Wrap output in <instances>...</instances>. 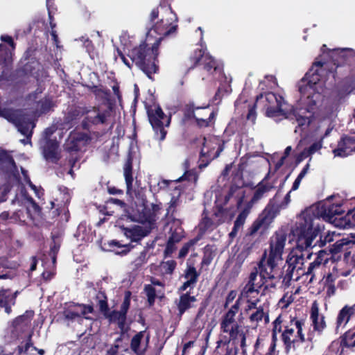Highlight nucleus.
Instances as JSON below:
<instances>
[{
	"mask_svg": "<svg viewBox=\"0 0 355 355\" xmlns=\"http://www.w3.org/2000/svg\"><path fill=\"white\" fill-rule=\"evenodd\" d=\"M144 333L139 332L131 340V349L137 355H143L144 349H141V342L144 338Z\"/></svg>",
	"mask_w": 355,
	"mask_h": 355,
	"instance_id": "42",
	"label": "nucleus"
},
{
	"mask_svg": "<svg viewBox=\"0 0 355 355\" xmlns=\"http://www.w3.org/2000/svg\"><path fill=\"white\" fill-rule=\"evenodd\" d=\"M196 297L191 296L189 292L180 295L177 306L178 309V315L182 316L184 313L192 307V304L196 302Z\"/></svg>",
	"mask_w": 355,
	"mask_h": 355,
	"instance_id": "33",
	"label": "nucleus"
},
{
	"mask_svg": "<svg viewBox=\"0 0 355 355\" xmlns=\"http://www.w3.org/2000/svg\"><path fill=\"white\" fill-rule=\"evenodd\" d=\"M248 257L245 252L241 251L236 257V265L240 268L245 260Z\"/></svg>",
	"mask_w": 355,
	"mask_h": 355,
	"instance_id": "56",
	"label": "nucleus"
},
{
	"mask_svg": "<svg viewBox=\"0 0 355 355\" xmlns=\"http://www.w3.org/2000/svg\"><path fill=\"white\" fill-rule=\"evenodd\" d=\"M254 241H249L248 242H247L243 249H242V251H243L244 252L246 253V254L248 256H249L252 251V249L254 248Z\"/></svg>",
	"mask_w": 355,
	"mask_h": 355,
	"instance_id": "60",
	"label": "nucleus"
},
{
	"mask_svg": "<svg viewBox=\"0 0 355 355\" xmlns=\"http://www.w3.org/2000/svg\"><path fill=\"white\" fill-rule=\"evenodd\" d=\"M158 47L152 41L147 42L146 40L145 42L135 47L128 53L132 62L135 63L149 78H151L152 74L158 70L156 64Z\"/></svg>",
	"mask_w": 355,
	"mask_h": 355,
	"instance_id": "4",
	"label": "nucleus"
},
{
	"mask_svg": "<svg viewBox=\"0 0 355 355\" xmlns=\"http://www.w3.org/2000/svg\"><path fill=\"white\" fill-rule=\"evenodd\" d=\"M236 295L237 293L236 291H231L226 297L225 306L227 307L230 304H231L235 300Z\"/></svg>",
	"mask_w": 355,
	"mask_h": 355,
	"instance_id": "62",
	"label": "nucleus"
},
{
	"mask_svg": "<svg viewBox=\"0 0 355 355\" xmlns=\"http://www.w3.org/2000/svg\"><path fill=\"white\" fill-rule=\"evenodd\" d=\"M230 195L216 196V207L213 218H209L206 211L203 213V218L199 224L200 230L205 232L213 230L225 221L230 220L235 214V209L227 205Z\"/></svg>",
	"mask_w": 355,
	"mask_h": 355,
	"instance_id": "5",
	"label": "nucleus"
},
{
	"mask_svg": "<svg viewBox=\"0 0 355 355\" xmlns=\"http://www.w3.org/2000/svg\"><path fill=\"white\" fill-rule=\"evenodd\" d=\"M93 311L90 305L70 304L64 309L63 315L68 323L78 322L81 323L83 319H90L87 315Z\"/></svg>",
	"mask_w": 355,
	"mask_h": 355,
	"instance_id": "15",
	"label": "nucleus"
},
{
	"mask_svg": "<svg viewBox=\"0 0 355 355\" xmlns=\"http://www.w3.org/2000/svg\"><path fill=\"white\" fill-rule=\"evenodd\" d=\"M292 302V296L286 295L279 300V304H282L283 308H286Z\"/></svg>",
	"mask_w": 355,
	"mask_h": 355,
	"instance_id": "61",
	"label": "nucleus"
},
{
	"mask_svg": "<svg viewBox=\"0 0 355 355\" xmlns=\"http://www.w3.org/2000/svg\"><path fill=\"white\" fill-rule=\"evenodd\" d=\"M305 322L303 320L295 318H291L289 323L284 325V330L282 333V339L286 351L294 347L295 343H304L306 340L312 342L314 339L313 334H309L307 338L303 334Z\"/></svg>",
	"mask_w": 355,
	"mask_h": 355,
	"instance_id": "9",
	"label": "nucleus"
},
{
	"mask_svg": "<svg viewBox=\"0 0 355 355\" xmlns=\"http://www.w3.org/2000/svg\"><path fill=\"white\" fill-rule=\"evenodd\" d=\"M295 227L292 230L293 236L295 238L296 249L292 250L288 255L286 261V266H287L286 275L283 279V282L286 284L291 280L298 281L302 276H310L306 273V270L304 268L305 261V254L302 251L309 250L316 248L317 246H310L307 248L302 249L297 246V236L294 233Z\"/></svg>",
	"mask_w": 355,
	"mask_h": 355,
	"instance_id": "6",
	"label": "nucleus"
},
{
	"mask_svg": "<svg viewBox=\"0 0 355 355\" xmlns=\"http://www.w3.org/2000/svg\"><path fill=\"white\" fill-rule=\"evenodd\" d=\"M355 151V135L344 137L334 150L335 156L345 157Z\"/></svg>",
	"mask_w": 355,
	"mask_h": 355,
	"instance_id": "23",
	"label": "nucleus"
},
{
	"mask_svg": "<svg viewBox=\"0 0 355 355\" xmlns=\"http://www.w3.org/2000/svg\"><path fill=\"white\" fill-rule=\"evenodd\" d=\"M343 212L340 201H334L333 197L328 198L317 207L306 209L297 216L295 225L297 246L302 249L310 246L322 248L333 242L336 236V232H325L324 225L320 223V218L331 222L334 217Z\"/></svg>",
	"mask_w": 355,
	"mask_h": 355,
	"instance_id": "2",
	"label": "nucleus"
},
{
	"mask_svg": "<svg viewBox=\"0 0 355 355\" xmlns=\"http://www.w3.org/2000/svg\"><path fill=\"white\" fill-rule=\"evenodd\" d=\"M281 262L280 260L267 256L266 251L255 267L258 268L262 279L268 283L266 289H274L279 282L282 277V270L279 266Z\"/></svg>",
	"mask_w": 355,
	"mask_h": 355,
	"instance_id": "7",
	"label": "nucleus"
},
{
	"mask_svg": "<svg viewBox=\"0 0 355 355\" xmlns=\"http://www.w3.org/2000/svg\"><path fill=\"white\" fill-rule=\"evenodd\" d=\"M310 319L313 331L320 334L326 327L324 316L319 312L318 303L314 301L310 311Z\"/></svg>",
	"mask_w": 355,
	"mask_h": 355,
	"instance_id": "24",
	"label": "nucleus"
},
{
	"mask_svg": "<svg viewBox=\"0 0 355 355\" xmlns=\"http://www.w3.org/2000/svg\"><path fill=\"white\" fill-rule=\"evenodd\" d=\"M269 176L270 173H268L256 187L252 199L244 208L249 209V212L254 204L266 196L267 193L274 188V183L268 181Z\"/></svg>",
	"mask_w": 355,
	"mask_h": 355,
	"instance_id": "19",
	"label": "nucleus"
},
{
	"mask_svg": "<svg viewBox=\"0 0 355 355\" xmlns=\"http://www.w3.org/2000/svg\"><path fill=\"white\" fill-rule=\"evenodd\" d=\"M189 118H194L198 125L200 127H207L213 121L215 112L211 111L208 107H189L185 113Z\"/></svg>",
	"mask_w": 355,
	"mask_h": 355,
	"instance_id": "16",
	"label": "nucleus"
},
{
	"mask_svg": "<svg viewBox=\"0 0 355 355\" xmlns=\"http://www.w3.org/2000/svg\"><path fill=\"white\" fill-rule=\"evenodd\" d=\"M337 278V275L329 273L328 274L324 279V283L327 287H328V290L334 289V282Z\"/></svg>",
	"mask_w": 355,
	"mask_h": 355,
	"instance_id": "51",
	"label": "nucleus"
},
{
	"mask_svg": "<svg viewBox=\"0 0 355 355\" xmlns=\"http://www.w3.org/2000/svg\"><path fill=\"white\" fill-rule=\"evenodd\" d=\"M249 214V209H243L240 212L236 220L234 221V227L232 231L229 234L230 241H232L237 236L238 232L242 230Z\"/></svg>",
	"mask_w": 355,
	"mask_h": 355,
	"instance_id": "34",
	"label": "nucleus"
},
{
	"mask_svg": "<svg viewBox=\"0 0 355 355\" xmlns=\"http://www.w3.org/2000/svg\"><path fill=\"white\" fill-rule=\"evenodd\" d=\"M15 347L7 349L6 347L3 348L0 346V355H12L14 353Z\"/></svg>",
	"mask_w": 355,
	"mask_h": 355,
	"instance_id": "64",
	"label": "nucleus"
},
{
	"mask_svg": "<svg viewBox=\"0 0 355 355\" xmlns=\"http://www.w3.org/2000/svg\"><path fill=\"white\" fill-rule=\"evenodd\" d=\"M59 248H60L59 245H56L55 243H54L53 245L51 247L49 256L51 258L53 265H55V263L56 254L58 252Z\"/></svg>",
	"mask_w": 355,
	"mask_h": 355,
	"instance_id": "57",
	"label": "nucleus"
},
{
	"mask_svg": "<svg viewBox=\"0 0 355 355\" xmlns=\"http://www.w3.org/2000/svg\"><path fill=\"white\" fill-rule=\"evenodd\" d=\"M145 292L148 297V300L150 304H153L155 302L156 296V291L155 288L153 286V285H146L145 286Z\"/></svg>",
	"mask_w": 355,
	"mask_h": 355,
	"instance_id": "50",
	"label": "nucleus"
},
{
	"mask_svg": "<svg viewBox=\"0 0 355 355\" xmlns=\"http://www.w3.org/2000/svg\"><path fill=\"white\" fill-rule=\"evenodd\" d=\"M109 245L110 246H115V247H117L118 248L121 249V250H116L115 251V253L117 254H125L127 252H128L131 249V246L130 244L121 245L119 241H116V240H112V241H110Z\"/></svg>",
	"mask_w": 355,
	"mask_h": 355,
	"instance_id": "45",
	"label": "nucleus"
},
{
	"mask_svg": "<svg viewBox=\"0 0 355 355\" xmlns=\"http://www.w3.org/2000/svg\"><path fill=\"white\" fill-rule=\"evenodd\" d=\"M81 113L85 116L83 127L88 129L91 125L106 124L111 117L112 110L108 107H84Z\"/></svg>",
	"mask_w": 355,
	"mask_h": 355,
	"instance_id": "11",
	"label": "nucleus"
},
{
	"mask_svg": "<svg viewBox=\"0 0 355 355\" xmlns=\"http://www.w3.org/2000/svg\"><path fill=\"white\" fill-rule=\"evenodd\" d=\"M173 239H168V241L167 242L165 252H164L166 256H170L174 252V250L175 249V243H174L173 242Z\"/></svg>",
	"mask_w": 355,
	"mask_h": 355,
	"instance_id": "58",
	"label": "nucleus"
},
{
	"mask_svg": "<svg viewBox=\"0 0 355 355\" xmlns=\"http://www.w3.org/2000/svg\"><path fill=\"white\" fill-rule=\"evenodd\" d=\"M284 322V320L281 315H279L275 320L273 322V329L272 332L279 334L282 332V324Z\"/></svg>",
	"mask_w": 355,
	"mask_h": 355,
	"instance_id": "54",
	"label": "nucleus"
},
{
	"mask_svg": "<svg viewBox=\"0 0 355 355\" xmlns=\"http://www.w3.org/2000/svg\"><path fill=\"white\" fill-rule=\"evenodd\" d=\"M254 107V103H250L242 97L238 98L235 102L236 111L241 115H243L245 113H246L247 119L253 123H254L257 118Z\"/></svg>",
	"mask_w": 355,
	"mask_h": 355,
	"instance_id": "27",
	"label": "nucleus"
},
{
	"mask_svg": "<svg viewBox=\"0 0 355 355\" xmlns=\"http://www.w3.org/2000/svg\"><path fill=\"white\" fill-rule=\"evenodd\" d=\"M0 164L7 167L15 166V162L9 154L3 150H0Z\"/></svg>",
	"mask_w": 355,
	"mask_h": 355,
	"instance_id": "48",
	"label": "nucleus"
},
{
	"mask_svg": "<svg viewBox=\"0 0 355 355\" xmlns=\"http://www.w3.org/2000/svg\"><path fill=\"white\" fill-rule=\"evenodd\" d=\"M355 315V304L345 305L338 312L336 321V331L343 330L350 319Z\"/></svg>",
	"mask_w": 355,
	"mask_h": 355,
	"instance_id": "25",
	"label": "nucleus"
},
{
	"mask_svg": "<svg viewBox=\"0 0 355 355\" xmlns=\"http://www.w3.org/2000/svg\"><path fill=\"white\" fill-rule=\"evenodd\" d=\"M200 273L197 272L196 268L193 266H188L184 271V277L186 281L180 287V291H187L188 288L189 290L193 289L198 279Z\"/></svg>",
	"mask_w": 355,
	"mask_h": 355,
	"instance_id": "28",
	"label": "nucleus"
},
{
	"mask_svg": "<svg viewBox=\"0 0 355 355\" xmlns=\"http://www.w3.org/2000/svg\"><path fill=\"white\" fill-rule=\"evenodd\" d=\"M240 299L236 300L235 304L232 306L230 309L225 315L221 322V329L224 332L229 333L232 339H236L239 334L240 327L236 322L234 317L238 313L240 305Z\"/></svg>",
	"mask_w": 355,
	"mask_h": 355,
	"instance_id": "13",
	"label": "nucleus"
},
{
	"mask_svg": "<svg viewBox=\"0 0 355 355\" xmlns=\"http://www.w3.org/2000/svg\"><path fill=\"white\" fill-rule=\"evenodd\" d=\"M122 233L131 242L139 243L150 232L149 226L144 224L121 227Z\"/></svg>",
	"mask_w": 355,
	"mask_h": 355,
	"instance_id": "18",
	"label": "nucleus"
},
{
	"mask_svg": "<svg viewBox=\"0 0 355 355\" xmlns=\"http://www.w3.org/2000/svg\"><path fill=\"white\" fill-rule=\"evenodd\" d=\"M223 150L219 138L209 137L204 138V143L200 152L199 167H206L210 161L218 157Z\"/></svg>",
	"mask_w": 355,
	"mask_h": 355,
	"instance_id": "12",
	"label": "nucleus"
},
{
	"mask_svg": "<svg viewBox=\"0 0 355 355\" xmlns=\"http://www.w3.org/2000/svg\"><path fill=\"white\" fill-rule=\"evenodd\" d=\"M129 306H130V300H129V297L128 296H126L121 306V309L119 311L122 312V315L123 314L126 315L127 311L129 309Z\"/></svg>",
	"mask_w": 355,
	"mask_h": 355,
	"instance_id": "63",
	"label": "nucleus"
},
{
	"mask_svg": "<svg viewBox=\"0 0 355 355\" xmlns=\"http://www.w3.org/2000/svg\"><path fill=\"white\" fill-rule=\"evenodd\" d=\"M336 236L334 237L335 243L331 246L329 251L331 254H336L341 250L343 247L347 244V242L344 239H338L340 234H336Z\"/></svg>",
	"mask_w": 355,
	"mask_h": 355,
	"instance_id": "47",
	"label": "nucleus"
},
{
	"mask_svg": "<svg viewBox=\"0 0 355 355\" xmlns=\"http://www.w3.org/2000/svg\"><path fill=\"white\" fill-rule=\"evenodd\" d=\"M21 173L24 176V181L28 184V186L31 188V189L34 191L35 196L38 198H41L44 194L42 189L40 187H36L35 184H33L31 182L30 178L28 176L27 171L26 170H24V168H21Z\"/></svg>",
	"mask_w": 355,
	"mask_h": 355,
	"instance_id": "43",
	"label": "nucleus"
},
{
	"mask_svg": "<svg viewBox=\"0 0 355 355\" xmlns=\"http://www.w3.org/2000/svg\"><path fill=\"white\" fill-rule=\"evenodd\" d=\"M175 266V262L171 260L163 263L162 268H164L165 272L171 274L174 270Z\"/></svg>",
	"mask_w": 355,
	"mask_h": 355,
	"instance_id": "55",
	"label": "nucleus"
},
{
	"mask_svg": "<svg viewBox=\"0 0 355 355\" xmlns=\"http://www.w3.org/2000/svg\"><path fill=\"white\" fill-rule=\"evenodd\" d=\"M246 311L249 313V319L252 323H254L256 326L261 322L263 320H265V322L267 323L269 322V318L267 312L263 310V306H259L257 304L254 308H252L251 310H248V306H246Z\"/></svg>",
	"mask_w": 355,
	"mask_h": 355,
	"instance_id": "30",
	"label": "nucleus"
},
{
	"mask_svg": "<svg viewBox=\"0 0 355 355\" xmlns=\"http://www.w3.org/2000/svg\"><path fill=\"white\" fill-rule=\"evenodd\" d=\"M34 312L33 311H26L23 315L17 317L10 327L12 338L17 339L20 332L24 331L30 324L33 318Z\"/></svg>",
	"mask_w": 355,
	"mask_h": 355,
	"instance_id": "21",
	"label": "nucleus"
},
{
	"mask_svg": "<svg viewBox=\"0 0 355 355\" xmlns=\"http://www.w3.org/2000/svg\"><path fill=\"white\" fill-rule=\"evenodd\" d=\"M166 17L155 21L159 16V10L154 8L150 12V20L153 25L146 34L147 42L154 40L153 43L159 46L161 41L166 37H173L176 34L178 17L170 7L165 9Z\"/></svg>",
	"mask_w": 355,
	"mask_h": 355,
	"instance_id": "3",
	"label": "nucleus"
},
{
	"mask_svg": "<svg viewBox=\"0 0 355 355\" xmlns=\"http://www.w3.org/2000/svg\"><path fill=\"white\" fill-rule=\"evenodd\" d=\"M267 282L261 277L258 268H254L250 273L248 281L241 291L239 298L246 300L248 302V310L254 308L259 302L258 295L259 290L263 287L266 289Z\"/></svg>",
	"mask_w": 355,
	"mask_h": 355,
	"instance_id": "8",
	"label": "nucleus"
},
{
	"mask_svg": "<svg viewBox=\"0 0 355 355\" xmlns=\"http://www.w3.org/2000/svg\"><path fill=\"white\" fill-rule=\"evenodd\" d=\"M25 206L26 208L27 214L31 219L35 218V217L40 214V208L32 198H26Z\"/></svg>",
	"mask_w": 355,
	"mask_h": 355,
	"instance_id": "39",
	"label": "nucleus"
},
{
	"mask_svg": "<svg viewBox=\"0 0 355 355\" xmlns=\"http://www.w3.org/2000/svg\"><path fill=\"white\" fill-rule=\"evenodd\" d=\"M241 338V347L242 349L243 353L245 354L246 353V347H247L246 338H245V336L243 334V332L241 330H239V334H238L236 338Z\"/></svg>",
	"mask_w": 355,
	"mask_h": 355,
	"instance_id": "59",
	"label": "nucleus"
},
{
	"mask_svg": "<svg viewBox=\"0 0 355 355\" xmlns=\"http://www.w3.org/2000/svg\"><path fill=\"white\" fill-rule=\"evenodd\" d=\"M287 241V232L280 229L270 239V246L267 256L282 261V254Z\"/></svg>",
	"mask_w": 355,
	"mask_h": 355,
	"instance_id": "14",
	"label": "nucleus"
},
{
	"mask_svg": "<svg viewBox=\"0 0 355 355\" xmlns=\"http://www.w3.org/2000/svg\"><path fill=\"white\" fill-rule=\"evenodd\" d=\"M329 259V254L324 250H319L316 259L311 263L306 270L308 275H311L309 282H312L315 276V272L320 269L322 264H325Z\"/></svg>",
	"mask_w": 355,
	"mask_h": 355,
	"instance_id": "29",
	"label": "nucleus"
},
{
	"mask_svg": "<svg viewBox=\"0 0 355 355\" xmlns=\"http://www.w3.org/2000/svg\"><path fill=\"white\" fill-rule=\"evenodd\" d=\"M328 51V53H331L332 55H338L343 59H346L348 55H354L355 51L352 49L344 48V49H327L326 45H323L321 48L322 54H325L326 51Z\"/></svg>",
	"mask_w": 355,
	"mask_h": 355,
	"instance_id": "37",
	"label": "nucleus"
},
{
	"mask_svg": "<svg viewBox=\"0 0 355 355\" xmlns=\"http://www.w3.org/2000/svg\"><path fill=\"white\" fill-rule=\"evenodd\" d=\"M180 196V191L176 187H175V191L173 196L169 202V207L168 209V212H173L175 208L179 205L180 199L179 197Z\"/></svg>",
	"mask_w": 355,
	"mask_h": 355,
	"instance_id": "46",
	"label": "nucleus"
},
{
	"mask_svg": "<svg viewBox=\"0 0 355 355\" xmlns=\"http://www.w3.org/2000/svg\"><path fill=\"white\" fill-rule=\"evenodd\" d=\"M291 192L289 191L286 196L284 197V200L278 205L277 208H274V209L276 211V214L281 209H286L288 205H289L291 202Z\"/></svg>",
	"mask_w": 355,
	"mask_h": 355,
	"instance_id": "52",
	"label": "nucleus"
},
{
	"mask_svg": "<svg viewBox=\"0 0 355 355\" xmlns=\"http://www.w3.org/2000/svg\"><path fill=\"white\" fill-rule=\"evenodd\" d=\"M197 239L191 240L189 243H186L180 250L179 257H184L189 252L190 247L193 245L197 242Z\"/></svg>",
	"mask_w": 355,
	"mask_h": 355,
	"instance_id": "53",
	"label": "nucleus"
},
{
	"mask_svg": "<svg viewBox=\"0 0 355 355\" xmlns=\"http://www.w3.org/2000/svg\"><path fill=\"white\" fill-rule=\"evenodd\" d=\"M277 216L274 207H266L257 219L252 223L249 230V236H252L258 232H264Z\"/></svg>",
	"mask_w": 355,
	"mask_h": 355,
	"instance_id": "17",
	"label": "nucleus"
},
{
	"mask_svg": "<svg viewBox=\"0 0 355 355\" xmlns=\"http://www.w3.org/2000/svg\"><path fill=\"white\" fill-rule=\"evenodd\" d=\"M184 180H187L189 182L196 184L198 180V175L193 171H186L184 174L179 179L175 180L176 182H180ZM175 183V181H168L166 180H151L150 181V187L152 190L156 191L159 189H165L170 184Z\"/></svg>",
	"mask_w": 355,
	"mask_h": 355,
	"instance_id": "20",
	"label": "nucleus"
},
{
	"mask_svg": "<svg viewBox=\"0 0 355 355\" xmlns=\"http://www.w3.org/2000/svg\"><path fill=\"white\" fill-rule=\"evenodd\" d=\"M43 153L44 157L52 162L58 159V143L55 140H46L44 146Z\"/></svg>",
	"mask_w": 355,
	"mask_h": 355,
	"instance_id": "32",
	"label": "nucleus"
},
{
	"mask_svg": "<svg viewBox=\"0 0 355 355\" xmlns=\"http://www.w3.org/2000/svg\"><path fill=\"white\" fill-rule=\"evenodd\" d=\"M22 116L21 117H19L18 118L20 121V123L23 124L24 126H26V122H28L31 124V126L29 127L28 128V131H29V133L27 134V135H25V134H23L21 131L18 130L19 132H21L23 135L26 136V139H21V141L24 144H26L27 143L30 142L29 141V138L31 137L32 135V130L35 127V123L33 121V117L31 116L28 113L25 112L24 111L22 110ZM17 128H18L17 127ZM19 130V129H17Z\"/></svg>",
	"mask_w": 355,
	"mask_h": 355,
	"instance_id": "38",
	"label": "nucleus"
},
{
	"mask_svg": "<svg viewBox=\"0 0 355 355\" xmlns=\"http://www.w3.org/2000/svg\"><path fill=\"white\" fill-rule=\"evenodd\" d=\"M330 76L334 77L332 72L327 70V63L315 61L297 84L300 98L295 108L282 95L274 92H267L257 98L256 104L263 105L267 116L276 121L295 119L302 130L309 127L313 118L320 121V124L315 130L319 139L303 150L302 157L304 158L319 152L323 139L334 128V107L331 105H319L323 100V94L327 88L326 82Z\"/></svg>",
	"mask_w": 355,
	"mask_h": 355,
	"instance_id": "1",
	"label": "nucleus"
},
{
	"mask_svg": "<svg viewBox=\"0 0 355 355\" xmlns=\"http://www.w3.org/2000/svg\"><path fill=\"white\" fill-rule=\"evenodd\" d=\"M1 40L6 43L8 46L0 44V64H8L12 61V51H14L15 46L10 36L1 35Z\"/></svg>",
	"mask_w": 355,
	"mask_h": 355,
	"instance_id": "26",
	"label": "nucleus"
},
{
	"mask_svg": "<svg viewBox=\"0 0 355 355\" xmlns=\"http://www.w3.org/2000/svg\"><path fill=\"white\" fill-rule=\"evenodd\" d=\"M342 343L347 347H355V331L349 330L347 331L345 334Z\"/></svg>",
	"mask_w": 355,
	"mask_h": 355,
	"instance_id": "44",
	"label": "nucleus"
},
{
	"mask_svg": "<svg viewBox=\"0 0 355 355\" xmlns=\"http://www.w3.org/2000/svg\"><path fill=\"white\" fill-rule=\"evenodd\" d=\"M191 59L195 64H202L204 68L209 73H212L218 69L216 61L208 53H205L202 48L194 51Z\"/></svg>",
	"mask_w": 355,
	"mask_h": 355,
	"instance_id": "22",
	"label": "nucleus"
},
{
	"mask_svg": "<svg viewBox=\"0 0 355 355\" xmlns=\"http://www.w3.org/2000/svg\"><path fill=\"white\" fill-rule=\"evenodd\" d=\"M123 175L125 180L127 193H130L133 182L132 166L130 159H128L123 168Z\"/></svg>",
	"mask_w": 355,
	"mask_h": 355,
	"instance_id": "36",
	"label": "nucleus"
},
{
	"mask_svg": "<svg viewBox=\"0 0 355 355\" xmlns=\"http://www.w3.org/2000/svg\"><path fill=\"white\" fill-rule=\"evenodd\" d=\"M54 106V103L51 98L46 97L40 101L37 105V112L40 114L48 112Z\"/></svg>",
	"mask_w": 355,
	"mask_h": 355,
	"instance_id": "41",
	"label": "nucleus"
},
{
	"mask_svg": "<svg viewBox=\"0 0 355 355\" xmlns=\"http://www.w3.org/2000/svg\"><path fill=\"white\" fill-rule=\"evenodd\" d=\"M15 294L10 290L0 291V308H3L6 313L11 312V306L15 304Z\"/></svg>",
	"mask_w": 355,
	"mask_h": 355,
	"instance_id": "31",
	"label": "nucleus"
},
{
	"mask_svg": "<svg viewBox=\"0 0 355 355\" xmlns=\"http://www.w3.org/2000/svg\"><path fill=\"white\" fill-rule=\"evenodd\" d=\"M338 225L345 229L355 227V207L348 211L343 220Z\"/></svg>",
	"mask_w": 355,
	"mask_h": 355,
	"instance_id": "40",
	"label": "nucleus"
},
{
	"mask_svg": "<svg viewBox=\"0 0 355 355\" xmlns=\"http://www.w3.org/2000/svg\"><path fill=\"white\" fill-rule=\"evenodd\" d=\"M125 318H126V315L125 314L122 315V312H121L119 311H113V313L110 315V320L112 321L117 322V323L120 327H123V326L124 325L125 322Z\"/></svg>",
	"mask_w": 355,
	"mask_h": 355,
	"instance_id": "49",
	"label": "nucleus"
},
{
	"mask_svg": "<svg viewBox=\"0 0 355 355\" xmlns=\"http://www.w3.org/2000/svg\"><path fill=\"white\" fill-rule=\"evenodd\" d=\"M89 293L92 297H93V300L99 306L100 310L101 311H106L108 307L107 302V297L104 291L101 290L97 291L96 288H93L90 291Z\"/></svg>",
	"mask_w": 355,
	"mask_h": 355,
	"instance_id": "35",
	"label": "nucleus"
},
{
	"mask_svg": "<svg viewBox=\"0 0 355 355\" xmlns=\"http://www.w3.org/2000/svg\"><path fill=\"white\" fill-rule=\"evenodd\" d=\"M147 113L149 122L155 132V138L159 141L164 140L166 135L164 127L169 125L171 117L166 116L158 105L150 107L147 110Z\"/></svg>",
	"mask_w": 355,
	"mask_h": 355,
	"instance_id": "10",
	"label": "nucleus"
}]
</instances>
